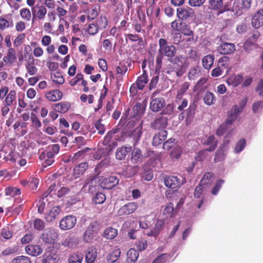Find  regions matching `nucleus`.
<instances>
[{
  "instance_id": "nucleus-45",
  "label": "nucleus",
  "mask_w": 263,
  "mask_h": 263,
  "mask_svg": "<svg viewBox=\"0 0 263 263\" xmlns=\"http://www.w3.org/2000/svg\"><path fill=\"white\" fill-rule=\"evenodd\" d=\"M13 26L12 21L9 22L6 18L3 16H0V30H4L6 28L11 27Z\"/></svg>"
},
{
  "instance_id": "nucleus-60",
  "label": "nucleus",
  "mask_w": 263,
  "mask_h": 263,
  "mask_svg": "<svg viewBox=\"0 0 263 263\" xmlns=\"http://www.w3.org/2000/svg\"><path fill=\"white\" fill-rule=\"evenodd\" d=\"M224 181L222 179H219L216 182L215 185L213 187L211 191V193L213 195H216L217 194L218 192L220 190L222 185L224 183Z\"/></svg>"
},
{
  "instance_id": "nucleus-63",
  "label": "nucleus",
  "mask_w": 263,
  "mask_h": 263,
  "mask_svg": "<svg viewBox=\"0 0 263 263\" xmlns=\"http://www.w3.org/2000/svg\"><path fill=\"white\" fill-rule=\"evenodd\" d=\"M208 149H203L198 152L196 157L195 159L197 161H202L204 160L207 156Z\"/></svg>"
},
{
  "instance_id": "nucleus-34",
  "label": "nucleus",
  "mask_w": 263,
  "mask_h": 263,
  "mask_svg": "<svg viewBox=\"0 0 263 263\" xmlns=\"http://www.w3.org/2000/svg\"><path fill=\"white\" fill-rule=\"evenodd\" d=\"M127 259L130 263H134L139 256V253L135 249H130L127 253Z\"/></svg>"
},
{
  "instance_id": "nucleus-50",
  "label": "nucleus",
  "mask_w": 263,
  "mask_h": 263,
  "mask_svg": "<svg viewBox=\"0 0 263 263\" xmlns=\"http://www.w3.org/2000/svg\"><path fill=\"white\" fill-rule=\"evenodd\" d=\"M77 242H75L74 239L72 237L66 238L62 243V245L63 246L69 247L70 248H75L77 246Z\"/></svg>"
},
{
  "instance_id": "nucleus-13",
  "label": "nucleus",
  "mask_w": 263,
  "mask_h": 263,
  "mask_svg": "<svg viewBox=\"0 0 263 263\" xmlns=\"http://www.w3.org/2000/svg\"><path fill=\"white\" fill-rule=\"evenodd\" d=\"M54 155L51 153L47 152H43L40 155L39 158L41 160H44L42 164L43 167H46L51 165L54 161Z\"/></svg>"
},
{
  "instance_id": "nucleus-48",
  "label": "nucleus",
  "mask_w": 263,
  "mask_h": 263,
  "mask_svg": "<svg viewBox=\"0 0 263 263\" xmlns=\"http://www.w3.org/2000/svg\"><path fill=\"white\" fill-rule=\"evenodd\" d=\"M106 199V196L104 194L101 192H98L92 199L93 201L96 204H102Z\"/></svg>"
},
{
  "instance_id": "nucleus-1",
  "label": "nucleus",
  "mask_w": 263,
  "mask_h": 263,
  "mask_svg": "<svg viewBox=\"0 0 263 263\" xmlns=\"http://www.w3.org/2000/svg\"><path fill=\"white\" fill-rule=\"evenodd\" d=\"M159 49L156 60V69H160L162 65L164 56L173 58L177 52L176 47L173 45H168L166 39L160 38L159 40Z\"/></svg>"
},
{
  "instance_id": "nucleus-18",
  "label": "nucleus",
  "mask_w": 263,
  "mask_h": 263,
  "mask_svg": "<svg viewBox=\"0 0 263 263\" xmlns=\"http://www.w3.org/2000/svg\"><path fill=\"white\" fill-rule=\"evenodd\" d=\"M167 136V132L166 130H161L156 133L153 139L152 144L156 146L161 144L166 139Z\"/></svg>"
},
{
  "instance_id": "nucleus-61",
  "label": "nucleus",
  "mask_w": 263,
  "mask_h": 263,
  "mask_svg": "<svg viewBox=\"0 0 263 263\" xmlns=\"http://www.w3.org/2000/svg\"><path fill=\"white\" fill-rule=\"evenodd\" d=\"M34 228L38 231L42 230L45 227L44 222L39 218L35 219L33 222Z\"/></svg>"
},
{
  "instance_id": "nucleus-47",
  "label": "nucleus",
  "mask_w": 263,
  "mask_h": 263,
  "mask_svg": "<svg viewBox=\"0 0 263 263\" xmlns=\"http://www.w3.org/2000/svg\"><path fill=\"white\" fill-rule=\"evenodd\" d=\"M96 24H98L99 29H105L108 25V21L107 17L104 15H101L97 20Z\"/></svg>"
},
{
  "instance_id": "nucleus-31",
  "label": "nucleus",
  "mask_w": 263,
  "mask_h": 263,
  "mask_svg": "<svg viewBox=\"0 0 263 263\" xmlns=\"http://www.w3.org/2000/svg\"><path fill=\"white\" fill-rule=\"evenodd\" d=\"M99 26L98 24L92 22L88 24V27L85 29V31L89 35H95L97 34L99 31Z\"/></svg>"
},
{
  "instance_id": "nucleus-56",
  "label": "nucleus",
  "mask_w": 263,
  "mask_h": 263,
  "mask_svg": "<svg viewBox=\"0 0 263 263\" xmlns=\"http://www.w3.org/2000/svg\"><path fill=\"white\" fill-rule=\"evenodd\" d=\"M84 78V76L81 73H78L75 77L71 79L69 82V83L70 86H76L80 81H82V80Z\"/></svg>"
},
{
  "instance_id": "nucleus-22",
  "label": "nucleus",
  "mask_w": 263,
  "mask_h": 263,
  "mask_svg": "<svg viewBox=\"0 0 263 263\" xmlns=\"http://www.w3.org/2000/svg\"><path fill=\"white\" fill-rule=\"evenodd\" d=\"M174 208L173 203L172 202L168 203L162 212L163 219L165 220L173 218L174 216Z\"/></svg>"
},
{
  "instance_id": "nucleus-2",
  "label": "nucleus",
  "mask_w": 263,
  "mask_h": 263,
  "mask_svg": "<svg viewBox=\"0 0 263 263\" xmlns=\"http://www.w3.org/2000/svg\"><path fill=\"white\" fill-rule=\"evenodd\" d=\"M148 82L147 72L145 70H144L143 73L137 78L135 83L132 84L130 86L129 88L130 95L132 96H136L138 90H143Z\"/></svg>"
},
{
  "instance_id": "nucleus-25",
  "label": "nucleus",
  "mask_w": 263,
  "mask_h": 263,
  "mask_svg": "<svg viewBox=\"0 0 263 263\" xmlns=\"http://www.w3.org/2000/svg\"><path fill=\"white\" fill-rule=\"evenodd\" d=\"M121 254L120 250L119 248H114L107 256V261L108 263H114L118 259Z\"/></svg>"
},
{
  "instance_id": "nucleus-55",
  "label": "nucleus",
  "mask_w": 263,
  "mask_h": 263,
  "mask_svg": "<svg viewBox=\"0 0 263 263\" xmlns=\"http://www.w3.org/2000/svg\"><path fill=\"white\" fill-rule=\"evenodd\" d=\"M31 121L32 122V125L36 128H39L41 127L42 123L41 121L39 120V118L36 116V115L32 112L31 114Z\"/></svg>"
},
{
  "instance_id": "nucleus-39",
  "label": "nucleus",
  "mask_w": 263,
  "mask_h": 263,
  "mask_svg": "<svg viewBox=\"0 0 263 263\" xmlns=\"http://www.w3.org/2000/svg\"><path fill=\"white\" fill-rule=\"evenodd\" d=\"M118 234V231L115 228H108L104 231V236L107 239H112Z\"/></svg>"
},
{
  "instance_id": "nucleus-10",
  "label": "nucleus",
  "mask_w": 263,
  "mask_h": 263,
  "mask_svg": "<svg viewBox=\"0 0 263 263\" xmlns=\"http://www.w3.org/2000/svg\"><path fill=\"white\" fill-rule=\"evenodd\" d=\"M251 24L253 28L258 29L263 25V9L258 10L253 16Z\"/></svg>"
},
{
  "instance_id": "nucleus-19",
  "label": "nucleus",
  "mask_w": 263,
  "mask_h": 263,
  "mask_svg": "<svg viewBox=\"0 0 263 263\" xmlns=\"http://www.w3.org/2000/svg\"><path fill=\"white\" fill-rule=\"evenodd\" d=\"M26 253L32 256H37L43 252L42 248L39 245H28L25 247Z\"/></svg>"
},
{
  "instance_id": "nucleus-3",
  "label": "nucleus",
  "mask_w": 263,
  "mask_h": 263,
  "mask_svg": "<svg viewBox=\"0 0 263 263\" xmlns=\"http://www.w3.org/2000/svg\"><path fill=\"white\" fill-rule=\"evenodd\" d=\"M98 225L96 221H93L87 227L83 236V241L87 243H91L96 239L98 233Z\"/></svg>"
},
{
  "instance_id": "nucleus-4",
  "label": "nucleus",
  "mask_w": 263,
  "mask_h": 263,
  "mask_svg": "<svg viewBox=\"0 0 263 263\" xmlns=\"http://www.w3.org/2000/svg\"><path fill=\"white\" fill-rule=\"evenodd\" d=\"M59 236L58 232L53 229H47L44 231L42 235V240L46 243L53 244Z\"/></svg>"
},
{
  "instance_id": "nucleus-40",
  "label": "nucleus",
  "mask_w": 263,
  "mask_h": 263,
  "mask_svg": "<svg viewBox=\"0 0 263 263\" xmlns=\"http://www.w3.org/2000/svg\"><path fill=\"white\" fill-rule=\"evenodd\" d=\"M215 100L214 94L210 91H207L203 97L204 103L207 105H211L214 104Z\"/></svg>"
},
{
  "instance_id": "nucleus-15",
  "label": "nucleus",
  "mask_w": 263,
  "mask_h": 263,
  "mask_svg": "<svg viewBox=\"0 0 263 263\" xmlns=\"http://www.w3.org/2000/svg\"><path fill=\"white\" fill-rule=\"evenodd\" d=\"M63 92L58 89L51 90L45 93L46 99L51 102H56L60 100L63 97Z\"/></svg>"
},
{
  "instance_id": "nucleus-52",
  "label": "nucleus",
  "mask_w": 263,
  "mask_h": 263,
  "mask_svg": "<svg viewBox=\"0 0 263 263\" xmlns=\"http://www.w3.org/2000/svg\"><path fill=\"white\" fill-rule=\"evenodd\" d=\"M210 7L214 10H218L222 8L223 3L222 0H209Z\"/></svg>"
},
{
  "instance_id": "nucleus-49",
  "label": "nucleus",
  "mask_w": 263,
  "mask_h": 263,
  "mask_svg": "<svg viewBox=\"0 0 263 263\" xmlns=\"http://www.w3.org/2000/svg\"><path fill=\"white\" fill-rule=\"evenodd\" d=\"M12 263H31L30 258L28 256L21 255L14 258L12 260Z\"/></svg>"
},
{
  "instance_id": "nucleus-54",
  "label": "nucleus",
  "mask_w": 263,
  "mask_h": 263,
  "mask_svg": "<svg viewBox=\"0 0 263 263\" xmlns=\"http://www.w3.org/2000/svg\"><path fill=\"white\" fill-rule=\"evenodd\" d=\"M170 254L163 253L157 256L152 262V263H165Z\"/></svg>"
},
{
  "instance_id": "nucleus-12",
  "label": "nucleus",
  "mask_w": 263,
  "mask_h": 263,
  "mask_svg": "<svg viewBox=\"0 0 263 263\" xmlns=\"http://www.w3.org/2000/svg\"><path fill=\"white\" fill-rule=\"evenodd\" d=\"M165 101L163 98L153 99L150 103V108L154 112H158L161 110L165 106Z\"/></svg>"
},
{
  "instance_id": "nucleus-64",
  "label": "nucleus",
  "mask_w": 263,
  "mask_h": 263,
  "mask_svg": "<svg viewBox=\"0 0 263 263\" xmlns=\"http://www.w3.org/2000/svg\"><path fill=\"white\" fill-rule=\"evenodd\" d=\"M26 68L27 73L31 76L35 74L37 71V68L33 64L28 63Z\"/></svg>"
},
{
  "instance_id": "nucleus-43",
  "label": "nucleus",
  "mask_w": 263,
  "mask_h": 263,
  "mask_svg": "<svg viewBox=\"0 0 263 263\" xmlns=\"http://www.w3.org/2000/svg\"><path fill=\"white\" fill-rule=\"evenodd\" d=\"M142 122L131 133V136L134 137V140L137 142L142 134Z\"/></svg>"
},
{
  "instance_id": "nucleus-62",
  "label": "nucleus",
  "mask_w": 263,
  "mask_h": 263,
  "mask_svg": "<svg viewBox=\"0 0 263 263\" xmlns=\"http://www.w3.org/2000/svg\"><path fill=\"white\" fill-rule=\"evenodd\" d=\"M136 248L139 251H142L145 250L147 246V241L144 239L139 240L135 243Z\"/></svg>"
},
{
  "instance_id": "nucleus-36",
  "label": "nucleus",
  "mask_w": 263,
  "mask_h": 263,
  "mask_svg": "<svg viewBox=\"0 0 263 263\" xmlns=\"http://www.w3.org/2000/svg\"><path fill=\"white\" fill-rule=\"evenodd\" d=\"M16 97V92L14 90H10L6 97L4 103L7 105H12L13 102L15 101Z\"/></svg>"
},
{
  "instance_id": "nucleus-42",
  "label": "nucleus",
  "mask_w": 263,
  "mask_h": 263,
  "mask_svg": "<svg viewBox=\"0 0 263 263\" xmlns=\"http://www.w3.org/2000/svg\"><path fill=\"white\" fill-rule=\"evenodd\" d=\"M213 177V173L212 172L206 173L202 178V180L200 181V185H210L212 183V178Z\"/></svg>"
},
{
  "instance_id": "nucleus-17",
  "label": "nucleus",
  "mask_w": 263,
  "mask_h": 263,
  "mask_svg": "<svg viewBox=\"0 0 263 263\" xmlns=\"http://www.w3.org/2000/svg\"><path fill=\"white\" fill-rule=\"evenodd\" d=\"M54 110L61 114L67 112L71 107V104L67 101H62L54 104Z\"/></svg>"
},
{
  "instance_id": "nucleus-16",
  "label": "nucleus",
  "mask_w": 263,
  "mask_h": 263,
  "mask_svg": "<svg viewBox=\"0 0 263 263\" xmlns=\"http://www.w3.org/2000/svg\"><path fill=\"white\" fill-rule=\"evenodd\" d=\"M164 184L167 187L175 189L180 186L181 183L177 177L169 176L164 178Z\"/></svg>"
},
{
  "instance_id": "nucleus-30",
  "label": "nucleus",
  "mask_w": 263,
  "mask_h": 263,
  "mask_svg": "<svg viewBox=\"0 0 263 263\" xmlns=\"http://www.w3.org/2000/svg\"><path fill=\"white\" fill-rule=\"evenodd\" d=\"M208 79L206 78H202L196 83L194 87V91H202L207 88L205 85L207 83Z\"/></svg>"
},
{
  "instance_id": "nucleus-33",
  "label": "nucleus",
  "mask_w": 263,
  "mask_h": 263,
  "mask_svg": "<svg viewBox=\"0 0 263 263\" xmlns=\"http://www.w3.org/2000/svg\"><path fill=\"white\" fill-rule=\"evenodd\" d=\"M20 15L21 18L26 22H29L31 19V13L30 10L24 7L20 10Z\"/></svg>"
},
{
  "instance_id": "nucleus-58",
  "label": "nucleus",
  "mask_w": 263,
  "mask_h": 263,
  "mask_svg": "<svg viewBox=\"0 0 263 263\" xmlns=\"http://www.w3.org/2000/svg\"><path fill=\"white\" fill-rule=\"evenodd\" d=\"M230 58L227 56H223L221 57L218 62V66L221 68H226L229 65Z\"/></svg>"
},
{
  "instance_id": "nucleus-41",
  "label": "nucleus",
  "mask_w": 263,
  "mask_h": 263,
  "mask_svg": "<svg viewBox=\"0 0 263 263\" xmlns=\"http://www.w3.org/2000/svg\"><path fill=\"white\" fill-rule=\"evenodd\" d=\"M205 144L210 145L209 148H207L208 151H214L217 147V142L215 141V138L214 135L209 136L206 140Z\"/></svg>"
},
{
  "instance_id": "nucleus-46",
  "label": "nucleus",
  "mask_w": 263,
  "mask_h": 263,
  "mask_svg": "<svg viewBox=\"0 0 263 263\" xmlns=\"http://www.w3.org/2000/svg\"><path fill=\"white\" fill-rule=\"evenodd\" d=\"M246 145V141L245 138L240 139L236 143L235 148L234 152L235 153H239L241 152Z\"/></svg>"
},
{
  "instance_id": "nucleus-51",
  "label": "nucleus",
  "mask_w": 263,
  "mask_h": 263,
  "mask_svg": "<svg viewBox=\"0 0 263 263\" xmlns=\"http://www.w3.org/2000/svg\"><path fill=\"white\" fill-rule=\"evenodd\" d=\"M241 4L243 9H248L252 4V0H235V6Z\"/></svg>"
},
{
  "instance_id": "nucleus-23",
  "label": "nucleus",
  "mask_w": 263,
  "mask_h": 263,
  "mask_svg": "<svg viewBox=\"0 0 263 263\" xmlns=\"http://www.w3.org/2000/svg\"><path fill=\"white\" fill-rule=\"evenodd\" d=\"M97 256V252L95 249L89 248L85 252V260L87 263H93Z\"/></svg>"
},
{
  "instance_id": "nucleus-9",
  "label": "nucleus",
  "mask_w": 263,
  "mask_h": 263,
  "mask_svg": "<svg viewBox=\"0 0 263 263\" xmlns=\"http://www.w3.org/2000/svg\"><path fill=\"white\" fill-rule=\"evenodd\" d=\"M236 49L235 45L232 43H223L217 48L218 52L222 55L230 54Z\"/></svg>"
},
{
  "instance_id": "nucleus-8",
  "label": "nucleus",
  "mask_w": 263,
  "mask_h": 263,
  "mask_svg": "<svg viewBox=\"0 0 263 263\" xmlns=\"http://www.w3.org/2000/svg\"><path fill=\"white\" fill-rule=\"evenodd\" d=\"M119 183V180L116 176H109L104 178L101 182V186L105 189L110 190Z\"/></svg>"
},
{
  "instance_id": "nucleus-7",
  "label": "nucleus",
  "mask_w": 263,
  "mask_h": 263,
  "mask_svg": "<svg viewBox=\"0 0 263 263\" xmlns=\"http://www.w3.org/2000/svg\"><path fill=\"white\" fill-rule=\"evenodd\" d=\"M177 15L181 20H185L194 15V11L190 7H179L177 9Z\"/></svg>"
},
{
  "instance_id": "nucleus-53",
  "label": "nucleus",
  "mask_w": 263,
  "mask_h": 263,
  "mask_svg": "<svg viewBox=\"0 0 263 263\" xmlns=\"http://www.w3.org/2000/svg\"><path fill=\"white\" fill-rule=\"evenodd\" d=\"M225 154L223 148H220L218 149L215 153L214 161L215 162H219L224 160Z\"/></svg>"
},
{
  "instance_id": "nucleus-57",
  "label": "nucleus",
  "mask_w": 263,
  "mask_h": 263,
  "mask_svg": "<svg viewBox=\"0 0 263 263\" xmlns=\"http://www.w3.org/2000/svg\"><path fill=\"white\" fill-rule=\"evenodd\" d=\"M95 127L98 130V133L100 135H103L105 132V125L102 123L101 119L98 120L95 123Z\"/></svg>"
},
{
  "instance_id": "nucleus-21",
  "label": "nucleus",
  "mask_w": 263,
  "mask_h": 263,
  "mask_svg": "<svg viewBox=\"0 0 263 263\" xmlns=\"http://www.w3.org/2000/svg\"><path fill=\"white\" fill-rule=\"evenodd\" d=\"M243 77L240 74L232 75L227 79L226 82L229 85L236 87L241 83Z\"/></svg>"
},
{
  "instance_id": "nucleus-29",
  "label": "nucleus",
  "mask_w": 263,
  "mask_h": 263,
  "mask_svg": "<svg viewBox=\"0 0 263 263\" xmlns=\"http://www.w3.org/2000/svg\"><path fill=\"white\" fill-rule=\"evenodd\" d=\"M214 61V57L212 54H208L203 57L202 60V65L205 69H210L212 66Z\"/></svg>"
},
{
  "instance_id": "nucleus-37",
  "label": "nucleus",
  "mask_w": 263,
  "mask_h": 263,
  "mask_svg": "<svg viewBox=\"0 0 263 263\" xmlns=\"http://www.w3.org/2000/svg\"><path fill=\"white\" fill-rule=\"evenodd\" d=\"M182 34L186 36H192V40H194V32L191 29L190 27L184 22L180 31Z\"/></svg>"
},
{
  "instance_id": "nucleus-38",
  "label": "nucleus",
  "mask_w": 263,
  "mask_h": 263,
  "mask_svg": "<svg viewBox=\"0 0 263 263\" xmlns=\"http://www.w3.org/2000/svg\"><path fill=\"white\" fill-rule=\"evenodd\" d=\"M51 79L53 82L56 84L61 85L64 83L65 80L62 74L60 72H55L51 74Z\"/></svg>"
},
{
  "instance_id": "nucleus-59",
  "label": "nucleus",
  "mask_w": 263,
  "mask_h": 263,
  "mask_svg": "<svg viewBox=\"0 0 263 263\" xmlns=\"http://www.w3.org/2000/svg\"><path fill=\"white\" fill-rule=\"evenodd\" d=\"M229 126L226 122L221 124L216 130V134L218 136L223 135L229 128Z\"/></svg>"
},
{
  "instance_id": "nucleus-5",
  "label": "nucleus",
  "mask_w": 263,
  "mask_h": 263,
  "mask_svg": "<svg viewBox=\"0 0 263 263\" xmlns=\"http://www.w3.org/2000/svg\"><path fill=\"white\" fill-rule=\"evenodd\" d=\"M138 208L137 202H128L122 206L118 211V216H122L133 213Z\"/></svg>"
},
{
  "instance_id": "nucleus-28",
  "label": "nucleus",
  "mask_w": 263,
  "mask_h": 263,
  "mask_svg": "<svg viewBox=\"0 0 263 263\" xmlns=\"http://www.w3.org/2000/svg\"><path fill=\"white\" fill-rule=\"evenodd\" d=\"M83 255L81 253H73L69 256L68 263H82Z\"/></svg>"
},
{
  "instance_id": "nucleus-6",
  "label": "nucleus",
  "mask_w": 263,
  "mask_h": 263,
  "mask_svg": "<svg viewBox=\"0 0 263 263\" xmlns=\"http://www.w3.org/2000/svg\"><path fill=\"white\" fill-rule=\"evenodd\" d=\"M76 222L77 218L74 216H66L60 221V228L63 230H70L74 227Z\"/></svg>"
},
{
  "instance_id": "nucleus-26",
  "label": "nucleus",
  "mask_w": 263,
  "mask_h": 263,
  "mask_svg": "<svg viewBox=\"0 0 263 263\" xmlns=\"http://www.w3.org/2000/svg\"><path fill=\"white\" fill-rule=\"evenodd\" d=\"M16 59V51L13 48L8 49L7 55L3 58L4 61L6 63L11 64Z\"/></svg>"
},
{
  "instance_id": "nucleus-27",
  "label": "nucleus",
  "mask_w": 263,
  "mask_h": 263,
  "mask_svg": "<svg viewBox=\"0 0 263 263\" xmlns=\"http://www.w3.org/2000/svg\"><path fill=\"white\" fill-rule=\"evenodd\" d=\"M35 7L37 9V10L36 12L35 11L34 16L35 17L36 16V18L39 20L44 19L47 12V10L45 6L37 4Z\"/></svg>"
},
{
  "instance_id": "nucleus-35",
  "label": "nucleus",
  "mask_w": 263,
  "mask_h": 263,
  "mask_svg": "<svg viewBox=\"0 0 263 263\" xmlns=\"http://www.w3.org/2000/svg\"><path fill=\"white\" fill-rule=\"evenodd\" d=\"M259 32L257 31H254L251 36L249 37L244 44V48L247 49V47L254 44L256 40L259 36Z\"/></svg>"
},
{
  "instance_id": "nucleus-32",
  "label": "nucleus",
  "mask_w": 263,
  "mask_h": 263,
  "mask_svg": "<svg viewBox=\"0 0 263 263\" xmlns=\"http://www.w3.org/2000/svg\"><path fill=\"white\" fill-rule=\"evenodd\" d=\"M143 158L141 151L137 147H134L132 152L131 161L134 163H137Z\"/></svg>"
},
{
  "instance_id": "nucleus-24",
  "label": "nucleus",
  "mask_w": 263,
  "mask_h": 263,
  "mask_svg": "<svg viewBox=\"0 0 263 263\" xmlns=\"http://www.w3.org/2000/svg\"><path fill=\"white\" fill-rule=\"evenodd\" d=\"M87 164L85 162H82L77 165L73 170V175L74 178L79 177L83 174L87 167Z\"/></svg>"
},
{
  "instance_id": "nucleus-20",
  "label": "nucleus",
  "mask_w": 263,
  "mask_h": 263,
  "mask_svg": "<svg viewBox=\"0 0 263 263\" xmlns=\"http://www.w3.org/2000/svg\"><path fill=\"white\" fill-rule=\"evenodd\" d=\"M131 151V147L121 146L116 151V157L119 160H124L128 153Z\"/></svg>"
},
{
  "instance_id": "nucleus-14",
  "label": "nucleus",
  "mask_w": 263,
  "mask_h": 263,
  "mask_svg": "<svg viewBox=\"0 0 263 263\" xmlns=\"http://www.w3.org/2000/svg\"><path fill=\"white\" fill-rule=\"evenodd\" d=\"M167 125V119L164 117H160L151 123V127L155 130L164 128Z\"/></svg>"
},
{
  "instance_id": "nucleus-44",
  "label": "nucleus",
  "mask_w": 263,
  "mask_h": 263,
  "mask_svg": "<svg viewBox=\"0 0 263 263\" xmlns=\"http://www.w3.org/2000/svg\"><path fill=\"white\" fill-rule=\"evenodd\" d=\"M21 190L17 187H7L5 189V194L7 196L14 197L21 195Z\"/></svg>"
},
{
  "instance_id": "nucleus-11",
  "label": "nucleus",
  "mask_w": 263,
  "mask_h": 263,
  "mask_svg": "<svg viewBox=\"0 0 263 263\" xmlns=\"http://www.w3.org/2000/svg\"><path fill=\"white\" fill-rule=\"evenodd\" d=\"M61 209L59 206H54L52 208L49 213L45 216L47 222H51L58 218L61 213Z\"/></svg>"
}]
</instances>
